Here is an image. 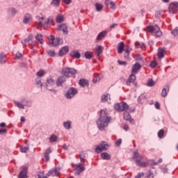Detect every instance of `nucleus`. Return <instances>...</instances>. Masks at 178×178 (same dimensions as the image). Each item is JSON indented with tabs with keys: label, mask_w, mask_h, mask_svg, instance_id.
<instances>
[{
	"label": "nucleus",
	"mask_w": 178,
	"mask_h": 178,
	"mask_svg": "<svg viewBox=\"0 0 178 178\" xmlns=\"http://www.w3.org/2000/svg\"><path fill=\"white\" fill-rule=\"evenodd\" d=\"M109 122H111V117L108 115L106 110H102L100 117L97 122L98 129H100L101 131H104V130L108 127Z\"/></svg>",
	"instance_id": "obj_1"
},
{
	"label": "nucleus",
	"mask_w": 178,
	"mask_h": 178,
	"mask_svg": "<svg viewBox=\"0 0 178 178\" xmlns=\"http://www.w3.org/2000/svg\"><path fill=\"white\" fill-rule=\"evenodd\" d=\"M133 159H134L138 166H141L142 168H147V166H148V163L141 161L143 159H145V156L140 155L138 150L134 151Z\"/></svg>",
	"instance_id": "obj_2"
},
{
	"label": "nucleus",
	"mask_w": 178,
	"mask_h": 178,
	"mask_svg": "<svg viewBox=\"0 0 178 178\" xmlns=\"http://www.w3.org/2000/svg\"><path fill=\"white\" fill-rule=\"evenodd\" d=\"M129 104L124 102L114 104V109L117 112H126L129 111Z\"/></svg>",
	"instance_id": "obj_3"
},
{
	"label": "nucleus",
	"mask_w": 178,
	"mask_h": 178,
	"mask_svg": "<svg viewBox=\"0 0 178 178\" xmlns=\"http://www.w3.org/2000/svg\"><path fill=\"white\" fill-rule=\"evenodd\" d=\"M147 29L149 33H152L153 34H155L156 37H162V31H161V29L157 25L149 26H147Z\"/></svg>",
	"instance_id": "obj_4"
},
{
	"label": "nucleus",
	"mask_w": 178,
	"mask_h": 178,
	"mask_svg": "<svg viewBox=\"0 0 178 178\" xmlns=\"http://www.w3.org/2000/svg\"><path fill=\"white\" fill-rule=\"evenodd\" d=\"M77 73V71L74 68L64 67L61 71V74L65 76V77H72Z\"/></svg>",
	"instance_id": "obj_5"
},
{
	"label": "nucleus",
	"mask_w": 178,
	"mask_h": 178,
	"mask_svg": "<svg viewBox=\"0 0 178 178\" xmlns=\"http://www.w3.org/2000/svg\"><path fill=\"white\" fill-rule=\"evenodd\" d=\"M108 147H109V145H108V143L102 142L101 144L96 146L95 149V152H96V154H101V152L106 151V149H108Z\"/></svg>",
	"instance_id": "obj_6"
},
{
	"label": "nucleus",
	"mask_w": 178,
	"mask_h": 178,
	"mask_svg": "<svg viewBox=\"0 0 178 178\" xmlns=\"http://www.w3.org/2000/svg\"><path fill=\"white\" fill-rule=\"evenodd\" d=\"M38 21L35 22L36 29H41L42 26H44V29H47V21L45 20V17H40V16L36 17Z\"/></svg>",
	"instance_id": "obj_7"
},
{
	"label": "nucleus",
	"mask_w": 178,
	"mask_h": 178,
	"mask_svg": "<svg viewBox=\"0 0 178 178\" xmlns=\"http://www.w3.org/2000/svg\"><path fill=\"white\" fill-rule=\"evenodd\" d=\"M49 42L52 47H58V45H60L63 42L62 39L59 38H55V36L54 35H50V39H49Z\"/></svg>",
	"instance_id": "obj_8"
},
{
	"label": "nucleus",
	"mask_w": 178,
	"mask_h": 178,
	"mask_svg": "<svg viewBox=\"0 0 178 178\" xmlns=\"http://www.w3.org/2000/svg\"><path fill=\"white\" fill-rule=\"evenodd\" d=\"M76 94H77V90L74 88H70L65 94V98H67V99H71V98H73Z\"/></svg>",
	"instance_id": "obj_9"
},
{
	"label": "nucleus",
	"mask_w": 178,
	"mask_h": 178,
	"mask_svg": "<svg viewBox=\"0 0 178 178\" xmlns=\"http://www.w3.org/2000/svg\"><path fill=\"white\" fill-rule=\"evenodd\" d=\"M72 168L74 170H77V172H75V175H80V173H82V172L86 170V167H84L81 163L72 165Z\"/></svg>",
	"instance_id": "obj_10"
},
{
	"label": "nucleus",
	"mask_w": 178,
	"mask_h": 178,
	"mask_svg": "<svg viewBox=\"0 0 178 178\" xmlns=\"http://www.w3.org/2000/svg\"><path fill=\"white\" fill-rule=\"evenodd\" d=\"M177 9H178V2L177 1L170 3L169 8H168V11L170 13H172V14L176 13V12H177Z\"/></svg>",
	"instance_id": "obj_11"
},
{
	"label": "nucleus",
	"mask_w": 178,
	"mask_h": 178,
	"mask_svg": "<svg viewBox=\"0 0 178 178\" xmlns=\"http://www.w3.org/2000/svg\"><path fill=\"white\" fill-rule=\"evenodd\" d=\"M58 31H63V34L67 35L69 31H67V25L66 24H61L57 26Z\"/></svg>",
	"instance_id": "obj_12"
},
{
	"label": "nucleus",
	"mask_w": 178,
	"mask_h": 178,
	"mask_svg": "<svg viewBox=\"0 0 178 178\" xmlns=\"http://www.w3.org/2000/svg\"><path fill=\"white\" fill-rule=\"evenodd\" d=\"M140 69H141V65H140L138 63H136L132 66L131 73H133V74H137Z\"/></svg>",
	"instance_id": "obj_13"
},
{
	"label": "nucleus",
	"mask_w": 178,
	"mask_h": 178,
	"mask_svg": "<svg viewBox=\"0 0 178 178\" xmlns=\"http://www.w3.org/2000/svg\"><path fill=\"white\" fill-rule=\"evenodd\" d=\"M47 176H52L53 177L55 176H59V170L57 168L51 169L47 172Z\"/></svg>",
	"instance_id": "obj_14"
},
{
	"label": "nucleus",
	"mask_w": 178,
	"mask_h": 178,
	"mask_svg": "<svg viewBox=\"0 0 178 178\" xmlns=\"http://www.w3.org/2000/svg\"><path fill=\"white\" fill-rule=\"evenodd\" d=\"M33 20V17L31 15L27 13L24 15L23 23L24 24H29Z\"/></svg>",
	"instance_id": "obj_15"
},
{
	"label": "nucleus",
	"mask_w": 178,
	"mask_h": 178,
	"mask_svg": "<svg viewBox=\"0 0 178 178\" xmlns=\"http://www.w3.org/2000/svg\"><path fill=\"white\" fill-rule=\"evenodd\" d=\"M19 178H27V168L22 167V170L19 174Z\"/></svg>",
	"instance_id": "obj_16"
},
{
	"label": "nucleus",
	"mask_w": 178,
	"mask_h": 178,
	"mask_svg": "<svg viewBox=\"0 0 178 178\" xmlns=\"http://www.w3.org/2000/svg\"><path fill=\"white\" fill-rule=\"evenodd\" d=\"M165 51L166 49L165 48H161V47L159 48L157 56L159 59H162L163 58L165 57Z\"/></svg>",
	"instance_id": "obj_17"
},
{
	"label": "nucleus",
	"mask_w": 178,
	"mask_h": 178,
	"mask_svg": "<svg viewBox=\"0 0 178 178\" xmlns=\"http://www.w3.org/2000/svg\"><path fill=\"white\" fill-rule=\"evenodd\" d=\"M134 81H136V74L132 73L126 81V84L127 86H130L131 83H134Z\"/></svg>",
	"instance_id": "obj_18"
},
{
	"label": "nucleus",
	"mask_w": 178,
	"mask_h": 178,
	"mask_svg": "<svg viewBox=\"0 0 178 178\" xmlns=\"http://www.w3.org/2000/svg\"><path fill=\"white\" fill-rule=\"evenodd\" d=\"M69 52V47L65 46L61 48V49L58 52L59 56H63V55H66Z\"/></svg>",
	"instance_id": "obj_19"
},
{
	"label": "nucleus",
	"mask_w": 178,
	"mask_h": 178,
	"mask_svg": "<svg viewBox=\"0 0 178 178\" xmlns=\"http://www.w3.org/2000/svg\"><path fill=\"white\" fill-rule=\"evenodd\" d=\"M124 120H129L131 123H134V120L131 119V115H130V113L127 111L124 113Z\"/></svg>",
	"instance_id": "obj_20"
},
{
	"label": "nucleus",
	"mask_w": 178,
	"mask_h": 178,
	"mask_svg": "<svg viewBox=\"0 0 178 178\" xmlns=\"http://www.w3.org/2000/svg\"><path fill=\"white\" fill-rule=\"evenodd\" d=\"M118 54H122L124 51V42H120L118 45Z\"/></svg>",
	"instance_id": "obj_21"
},
{
	"label": "nucleus",
	"mask_w": 178,
	"mask_h": 178,
	"mask_svg": "<svg viewBox=\"0 0 178 178\" xmlns=\"http://www.w3.org/2000/svg\"><path fill=\"white\" fill-rule=\"evenodd\" d=\"M52 152V150L51 149V147H49L46 149L44 152V159L46 162H48L49 161V154Z\"/></svg>",
	"instance_id": "obj_22"
},
{
	"label": "nucleus",
	"mask_w": 178,
	"mask_h": 178,
	"mask_svg": "<svg viewBox=\"0 0 178 178\" xmlns=\"http://www.w3.org/2000/svg\"><path fill=\"white\" fill-rule=\"evenodd\" d=\"M87 156H88V155L85 152H82L80 153L79 158L82 163H84L86 162V158H87Z\"/></svg>",
	"instance_id": "obj_23"
},
{
	"label": "nucleus",
	"mask_w": 178,
	"mask_h": 178,
	"mask_svg": "<svg viewBox=\"0 0 178 178\" xmlns=\"http://www.w3.org/2000/svg\"><path fill=\"white\" fill-rule=\"evenodd\" d=\"M70 55L72 56V58H75V59H79L80 56H81V55L77 51H72Z\"/></svg>",
	"instance_id": "obj_24"
},
{
	"label": "nucleus",
	"mask_w": 178,
	"mask_h": 178,
	"mask_svg": "<svg viewBox=\"0 0 178 178\" xmlns=\"http://www.w3.org/2000/svg\"><path fill=\"white\" fill-rule=\"evenodd\" d=\"M101 158L104 161H109L111 159V155L107 152H103L101 154Z\"/></svg>",
	"instance_id": "obj_25"
},
{
	"label": "nucleus",
	"mask_w": 178,
	"mask_h": 178,
	"mask_svg": "<svg viewBox=\"0 0 178 178\" xmlns=\"http://www.w3.org/2000/svg\"><path fill=\"white\" fill-rule=\"evenodd\" d=\"M106 101H111V95L106 94L102 96V102H106Z\"/></svg>",
	"instance_id": "obj_26"
},
{
	"label": "nucleus",
	"mask_w": 178,
	"mask_h": 178,
	"mask_svg": "<svg viewBox=\"0 0 178 178\" xmlns=\"http://www.w3.org/2000/svg\"><path fill=\"white\" fill-rule=\"evenodd\" d=\"M63 127L66 130H70L72 129V122L71 121H67L63 122Z\"/></svg>",
	"instance_id": "obj_27"
},
{
	"label": "nucleus",
	"mask_w": 178,
	"mask_h": 178,
	"mask_svg": "<svg viewBox=\"0 0 178 178\" xmlns=\"http://www.w3.org/2000/svg\"><path fill=\"white\" fill-rule=\"evenodd\" d=\"M105 35H106V31H102L99 33L97 37V40L101 41V40H102V38H104Z\"/></svg>",
	"instance_id": "obj_28"
},
{
	"label": "nucleus",
	"mask_w": 178,
	"mask_h": 178,
	"mask_svg": "<svg viewBox=\"0 0 178 178\" xmlns=\"http://www.w3.org/2000/svg\"><path fill=\"white\" fill-rule=\"evenodd\" d=\"M79 86H81L82 87H87L88 86V81L83 79H81L79 82Z\"/></svg>",
	"instance_id": "obj_29"
},
{
	"label": "nucleus",
	"mask_w": 178,
	"mask_h": 178,
	"mask_svg": "<svg viewBox=\"0 0 178 178\" xmlns=\"http://www.w3.org/2000/svg\"><path fill=\"white\" fill-rule=\"evenodd\" d=\"M65 81V76H60L58 77V81H56V84L57 86H62V84H63Z\"/></svg>",
	"instance_id": "obj_30"
},
{
	"label": "nucleus",
	"mask_w": 178,
	"mask_h": 178,
	"mask_svg": "<svg viewBox=\"0 0 178 178\" xmlns=\"http://www.w3.org/2000/svg\"><path fill=\"white\" fill-rule=\"evenodd\" d=\"M63 19H65L63 15L58 14L56 17V23H62V22H63Z\"/></svg>",
	"instance_id": "obj_31"
},
{
	"label": "nucleus",
	"mask_w": 178,
	"mask_h": 178,
	"mask_svg": "<svg viewBox=\"0 0 178 178\" xmlns=\"http://www.w3.org/2000/svg\"><path fill=\"white\" fill-rule=\"evenodd\" d=\"M96 52L97 54V56H99L102 52H104V47L102 46H97L96 47Z\"/></svg>",
	"instance_id": "obj_32"
},
{
	"label": "nucleus",
	"mask_w": 178,
	"mask_h": 178,
	"mask_svg": "<svg viewBox=\"0 0 178 178\" xmlns=\"http://www.w3.org/2000/svg\"><path fill=\"white\" fill-rule=\"evenodd\" d=\"M144 101H145V95H140L138 98V104H144Z\"/></svg>",
	"instance_id": "obj_33"
},
{
	"label": "nucleus",
	"mask_w": 178,
	"mask_h": 178,
	"mask_svg": "<svg viewBox=\"0 0 178 178\" xmlns=\"http://www.w3.org/2000/svg\"><path fill=\"white\" fill-rule=\"evenodd\" d=\"M100 79H101V76L99 74H95L92 79V83H98Z\"/></svg>",
	"instance_id": "obj_34"
},
{
	"label": "nucleus",
	"mask_w": 178,
	"mask_h": 178,
	"mask_svg": "<svg viewBox=\"0 0 178 178\" xmlns=\"http://www.w3.org/2000/svg\"><path fill=\"white\" fill-rule=\"evenodd\" d=\"M8 12L11 16H15L16 13H17V10L15 8H12L8 9Z\"/></svg>",
	"instance_id": "obj_35"
},
{
	"label": "nucleus",
	"mask_w": 178,
	"mask_h": 178,
	"mask_svg": "<svg viewBox=\"0 0 178 178\" xmlns=\"http://www.w3.org/2000/svg\"><path fill=\"white\" fill-rule=\"evenodd\" d=\"M15 105H17V108H19V109H24V106H29V104H23L19 102H15Z\"/></svg>",
	"instance_id": "obj_36"
},
{
	"label": "nucleus",
	"mask_w": 178,
	"mask_h": 178,
	"mask_svg": "<svg viewBox=\"0 0 178 178\" xmlns=\"http://www.w3.org/2000/svg\"><path fill=\"white\" fill-rule=\"evenodd\" d=\"M35 38L37 40V41H38L40 44H44V40L42 39V35L41 34H38L35 36Z\"/></svg>",
	"instance_id": "obj_37"
},
{
	"label": "nucleus",
	"mask_w": 178,
	"mask_h": 178,
	"mask_svg": "<svg viewBox=\"0 0 178 178\" xmlns=\"http://www.w3.org/2000/svg\"><path fill=\"white\" fill-rule=\"evenodd\" d=\"M29 149H30V147H29V146H21L20 147L21 152L26 153V152H27V151H29Z\"/></svg>",
	"instance_id": "obj_38"
},
{
	"label": "nucleus",
	"mask_w": 178,
	"mask_h": 178,
	"mask_svg": "<svg viewBox=\"0 0 178 178\" xmlns=\"http://www.w3.org/2000/svg\"><path fill=\"white\" fill-rule=\"evenodd\" d=\"M95 8H96V10L97 12H101V10H102L104 6L101 3H97L95 4Z\"/></svg>",
	"instance_id": "obj_39"
},
{
	"label": "nucleus",
	"mask_w": 178,
	"mask_h": 178,
	"mask_svg": "<svg viewBox=\"0 0 178 178\" xmlns=\"http://www.w3.org/2000/svg\"><path fill=\"white\" fill-rule=\"evenodd\" d=\"M58 140V136L56 135H51L49 138L50 143H56Z\"/></svg>",
	"instance_id": "obj_40"
},
{
	"label": "nucleus",
	"mask_w": 178,
	"mask_h": 178,
	"mask_svg": "<svg viewBox=\"0 0 178 178\" xmlns=\"http://www.w3.org/2000/svg\"><path fill=\"white\" fill-rule=\"evenodd\" d=\"M51 5H53V6H56V8H58V6L60 5V0H53L51 1Z\"/></svg>",
	"instance_id": "obj_41"
},
{
	"label": "nucleus",
	"mask_w": 178,
	"mask_h": 178,
	"mask_svg": "<svg viewBox=\"0 0 178 178\" xmlns=\"http://www.w3.org/2000/svg\"><path fill=\"white\" fill-rule=\"evenodd\" d=\"M147 87H154L155 86V82L152 79H149L147 83Z\"/></svg>",
	"instance_id": "obj_42"
},
{
	"label": "nucleus",
	"mask_w": 178,
	"mask_h": 178,
	"mask_svg": "<svg viewBox=\"0 0 178 178\" xmlns=\"http://www.w3.org/2000/svg\"><path fill=\"white\" fill-rule=\"evenodd\" d=\"M47 55H49V56H51V58H54V56L56 55V54L55 53V51L54 50H47Z\"/></svg>",
	"instance_id": "obj_43"
},
{
	"label": "nucleus",
	"mask_w": 178,
	"mask_h": 178,
	"mask_svg": "<svg viewBox=\"0 0 178 178\" xmlns=\"http://www.w3.org/2000/svg\"><path fill=\"white\" fill-rule=\"evenodd\" d=\"M47 84H49V86H54L55 84V80L52 78H47Z\"/></svg>",
	"instance_id": "obj_44"
},
{
	"label": "nucleus",
	"mask_w": 178,
	"mask_h": 178,
	"mask_svg": "<svg viewBox=\"0 0 178 178\" xmlns=\"http://www.w3.org/2000/svg\"><path fill=\"white\" fill-rule=\"evenodd\" d=\"M85 58L86 59H91V58H92V53L90 51H86L85 53Z\"/></svg>",
	"instance_id": "obj_45"
},
{
	"label": "nucleus",
	"mask_w": 178,
	"mask_h": 178,
	"mask_svg": "<svg viewBox=\"0 0 178 178\" xmlns=\"http://www.w3.org/2000/svg\"><path fill=\"white\" fill-rule=\"evenodd\" d=\"M164 134H165V131L163 129H161L160 131H159V132H158L159 138H162V137H163Z\"/></svg>",
	"instance_id": "obj_46"
},
{
	"label": "nucleus",
	"mask_w": 178,
	"mask_h": 178,
	"mask_svg": "<svg viewBox=\"0 0 178 178\" xmlns=\"http://www.w3.org/2000/svg\"><path fill=\"white\" fill-rule=\"evenodd\" d=\"M147 178H154V172L151 170L147 171Z\"/></svg>",
	"instance_id": "obj_47"
},
{
	"label": "nucleus",
	"mask_w": 178,
	"mask_h": 178,
	"mask_svg": "<svg viewBox=\"0 0 178 178\" xmlns=\"http://www.w3.org/2000/svg\"><path fill=\"white\" fill-rule=\"evenodd\" d=\"M38 77H42L45 74V72L44 70H40L39 72H37Z\"/></svg>",
	"instance_id": "obj_48"
},
{
	"label": "nucleus",
	"mask_w": 178,
	"mask_h": 178,
	"mask_svg": "<svg viewBox=\"0 0 178 178\" xmlns=\"http://www.w3.org/2000/svg\"><path fill=\"white\" fill-rule=\"evenodd\" d=\"M5 58V54L1 53L0 54V63H5V60H3Z\"/></svg>",
	"instance_id": "obj_49"
},
{
	"label": "nucleus",
	"mask_w": 178,
	"mask_h": 178,
	"mask_svg": "<svg viewBox=\"0 0 178 178\" xmlns=\"http://www.w3.org/2000/svg\"><path fill=\"white\" fill-rule=\"evenodd\" d=\"M171 33L175 37H176V35H178V27H176L174 30L172 31Z\"/></svg>",
	"instance_id": "obj_50"
},
{
	"label": "nucleus",
	"mask_w": 178,
	"mask_h": 178,
	"mask_svg": "<svg viewBox=\"0 0 178 178\" xmlns=\"http://www.w3.org/2000/svg\"><path fill=\"white\" fill-rule=\"evenodd\" d=\"M52 22H54V19H52V17H49L47 21H46V26L47 27H49V23H52Z\"/></svg>",
	"instance_id": "obj_51"
},
{
	"label": "nucleus",
	"mask_w": 178,
	"mask_h": 178,
	"mask_svg": "<svg viewBox=\"0 0 178 178\" xmlns=\"http://www.w3.org/2000/svg\"><path fill=\"white\" fill-rule=\"evenodd\" d=\"M168 95V90L166 88H163L161 92V97H166Z\"/></svg>",
	"instance_id": "obj_52"
},
{
	"label": "nucleus",
	"mask_w": 178,
	"mask_h": 178,
	"mask_svg": "<svg viewBox=\"0 0 178 178\" xmlns=\"http://www.w3.org/2000/svg\"><path fill=\"white\" fill-rule=\"evenodd\" d=\"M149 66L152 67V69H154L156 67V61L153 60L150 63Z\"/></svg>",
	"instance_id": "obj_53"
},
{
	"label": "nucleus",
	"mask_w": 178,
	"mask_h": 178,
	"mask_svg": "<svg viewBox=\"0 0 178 178\" xmlns=\"http://www.w3.org/2000/svg\"><path fill=\"white\" fill-rule=\"evenodd\" d=\"M135 45L136 48H143V47H144V44L143 43H140L138 42H136Z\"/></svg>",
	"instance_id": "obj_54"
},
{
	"label": "nucleus",
	"mask_w": 178,
	"mask_h": 178,
	"mask_svg": "<svg viewBox=\"0 0 178 178\" xmlns=\"http://www.w3.org/2000/svg\"><path fill=\"white\" fill-rule=\"evenodd\" d=\"M35 81H36L37 86H40V87L42 86V83L41 82V80L39 79V78H37V79H35Z\"/></svg>",
	"instance_id": "obj_55"
},
{
	"label": "nucleus",
	"mask_w": 178,
	"mask_h": 178,
	"mask_svg": "<svg viewBox=\"0 0 178 178\" xmlns=\"http://www.w3.org/2000/svg\"><path fill=\"white\" fill-rule=\"evenodd\" d=\"M122 144V139H118L116 142H115V145L116 147H120V145Z\"/></svg>",
	"instance_id": "obj_56"
},
{
	"label": "nucleus",
	"mask_w": 178,
	"mask_h": 178,
	"mask_svg": "<svg viewBox=\"0 0 178 178\" xmlns=\"http://www.w3.org/2000/svg\"><path fill=\"white\" fill-rule=\"evenodd\" d=\"M16 58L17 59H21V58H23V54H22L21 53L17 52L16 54Z\"/></svg>",
	"instance_id": "obj_57"
},
{
	"label": "nucleus",
	"mask_w": 178,
	"mask_h": 178,
	"mask_svg": "<svg viewBox=\"0 0 178 178\" xmlns=\"http://www.w3.org/2000/svg\"><path fill=\"white\" fill-rule=\"evenodd\" d=\"M118 63L119 65H122L123 66H126V65H127V63H126L125 61H120V60H118Z\"/></svg>",
	"instance_id": "obj_58"
},
{
	"label": "nucleus",
	"mask_w": 178,
	"mask_h": 178,
	"mask_svg": "<svg viewBox=\"0 0 178 178\" xmlns=\"http://www.w3.org/2000/svg\"><path fill=\"white\" fill-rule=\"evenodd\" d=\"M8 130L6 129H0V134H5Z\"/></svg>",
	"instance_id": "obj_59"
},
{
	"label": "nucleus",
	"mask_w": 178,
	"mask_h": 178,
	"mask_svg": "<svg viewBox=\"0 0 178 178\" xmlns=\"http://www.w3.org/2000/svg\"><path fill=\"white\" fill-rule=\"evenodd\" d=\"M154 106H155L156 109H160L161 104H159V102H156L155 104H154Z\"/></svg>",
	"instance_id": "obj_60"
},
{
	"label": "nucleus",
	"mask_w": 178,
	"mask_h": 178,
	"mask_svg": "<svg viewBox=\"0 0 178 178\" xmlns=\"http://www.w3.org/2000/svg\"><path fill=\"white\" fill-rule=\"evenodd\" d=\"M110 5H111V9H115V3L113 1H111L110 2Z\"/></svg>",
	"instance_id": "obj_61"
},
{
	"label": "nucleus",
	"mask_w": 178,
	"mask_h": 178,
	"mask_svg": "<svg viewBox=\"0 0 178 178\" xmlns=\"http://www.w3.org/2000/svg\"><path fill=\"white\" fill-rule=\"evenodd\" d=\"M161 162H162V159H160L157 162L153 163V165H154V166H155L159 163H161Z\"/></svg>",
	"instance_id": "obj_62"
},
{
	"label": "nucleus",
	"mask_w": 178,
	"mask_h": 178,
	"mask_svg": "<svg viewBox=\"0 0 178 178\" xmlns=\"http://www.w3.org/2000/svg\"><path fill=\"white\" fill-rule=\"evenodd\" d=\"M123 129H124V130H125V131H129V125L124 124L123 127Z\"/></svg>",
	"instance_id": "obj_63"
},
{
	"label": "nucleus",
	"mask_w": 178,
	"mask_h": 178,
	"mask_svg": "<svg viewBox=\"0 0 178 178\" xmlns=\"http://www.w3.org/2000/svg\"><path fill=\"white\" fill-rule=\"evenodd\" d=\"M27 42H29V39H25L22 41V44L24 45H26V44H27Z\"/></svg>",
	"instance_id": "obj_64"
}]
</instances>
